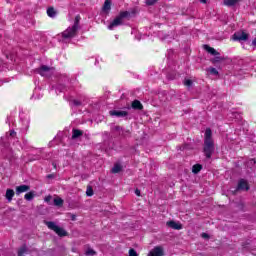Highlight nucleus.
Returning <instances> with one entry per match:
<instances>
[{
	"label": "nucleus",
	"mask_w": 256,
	"mask_h": 256,
	"mask_svg": "<svg viewBox=\"0 0 256 256\" xmlns=\"http://www.w3.org/2000/svg\"><path fill=\"white\" fill-rule=\"evenodd\" d=\"M247 167H249L250 169H255V165H256V161L255 159H250L248 160V162L246 163Z\"/></svg>",
	"instance_id": "nucleus-24"
},
{
	"label": "nucleus",
	"mask_w": 256,
	"mask_h": 256,
	"mask_svg": "<svg viewBox=\"0 0 256 256\" xmlns=\"http://www.w3.org/2000/svg\"><path fill=\"white\" fill-rule=\"evenodd\" d=\"M219 61H223V58H221V57H219V56H216V57L212 60V62H214V63H219Z\"/></svg>",
	"instance_id": "nucleus-35"
},
{
	"label": "nucleus",
	"mask_w": 256,
	"mask_h": 256,
	"mask_svg": "<svg viewBox=\"0 0 256 256\" xmlns=\"http://www.w3.org/2000/svg\"><path fill=\"white\" fill-rule=\"evenodd\" d=\"M45 225H47L48 229L55 231L59 235V237H65L67 235V231H65V229L57 226V224H55V222L45 221Z\"/></svg>",
	"instance_id": "nucleus-5"
},
{
	"label": "nucleus",
	"mask_w": 256,
	"mask_h": 256,
	"mask_svg": "<svg viewBox=\"0 0 256 256\" xmlns=\"http://www.w3.org/2000/svg\"><path fill=\"white\" fill-rule=\"evenodd\" d=\"M252 45H254V47H256V39L253 40Z\"/></svg>",
	"instance_id": "nucleus-40"
},
{
	"label": "nucleus",
	"mask_w": 256,
	"mask_h": 256,
	"mask_svg": "<svg viewBox=\"0 0 256 256\" xmlns=\"http://www.w3.org/2000/svg\"><path fill=\"white\" fill-rule=\"evenodd\" d=\"M132 109L141 110V109H143V104H141V102L139 100H134L132 102Z\"/></svg>",
	"instance_id": "nucleus-19"
},
{
	"label": "nucleus",
	"mask_w": 256,
	"mask_h": 256,
	"mask_svg": "<svg viewBox=\"0 0 256 256\" xmlns=\"http://www.w3.org/2000/svg\"><path fill=\"white\" fill-rule=\"evenodd\" d=\"M15 135H17V133L15 131L11 130L10 133H9V136L10 137H15Z\"/></svg>",
	"instance_id": "nucleus-36"
},
{
	"label": "nucleus",
	"mask_w": 256,
	"mask_h": 256,
	"mask_svg": "<svg viewBox=\"0 0 256 256\" xmlns=\"http://www.w3.org/2000/svg\"><path fill=\"white\" fill-rule=\"evenodd\" d=\"M249 34L245 32H238L234 34V41H247Z\"/></svg>",
	"instance_id": "nucleus-9"
},
{
	"label": "nucleus",
	"mask_w": 256,
	"mask_h": 256,
	"mask_svg": "<svg viewBox=\"0 0 256 256\" xmlns=\"http://www.w3.org/2000/svg\"><path fill=\"white\" fill-rule=\"evenodd\" d=\"M208 73H210V75H219V71H217V68H213L210 67L207 69Z\"/></svg>",
	"instance_id": "nucleus-27"
},
{
	"label": "nucleus",
	"mask_w": 256,
	"mask_h": 256,
	"mask_svg": "<svg viewBox=\"0 0 256 256\" xmlns=\"http://www.w3.org/2000/svg\"><path fill=\"white\" fill-rule=\"evenodd\" d=\"M201 169H203V166H201V164H195L193 167H192V172L194 174H197L199 173V171H201Z\"/></svg>",
	"instance_id": "nucleus-23"
},
{
	"label": "nucleus",
	"mask_w": 256,
	"mask_h": 256,
	"mask_svg": "<svg viewBox=\"0 0 256 256\" xmlns=\"http://www.w3.org/2000/svg\"><path fill=\"white\" fill-rule=\"evenodd\" d=\"M184 85H185L186 87H191V86L193 85V81H192V80H189V79H186V80L184 81Z\"/></svg>",
	"instance_id": "nucleus-31"
},
{
	"label": "nucleus",
	"mask_w": 256,
	"mask_h": 256,
	"mask_svg": "<svg viewBox=\"0 0 256 256\" xmlns=\"http://www.w3.org/2000/svg\"><path fill=\"white\" fill-rule=\"evenodd\" d=\"M135 194L139 197V196H141V191L139 189H136Z\"/></svg>",
	"instance_id": "nucleus-38"
},
{
	"label": "nucleus",
	"mask_w": 256,
	"mask_h": 256,
	"mask_svg": "<svg viewBox=\"0 0 256 256\" xmlns=\"http://www.w3.org/2000/svg\"><path fill=\"white\" fill-rule=\"evenodd\" d=\"M20 126L19 129L21 131V133H27V130L29 129V117L25 116V117H21L20 118Z\"/></svg>",
	"instance_id": "nucleus-7"
},
{
	"label": "nucleus",
	"mask_w": 256,
	"mask_h": 256,
	"mask_svg": "<svg viewBox=\"0 0 256 256\" xmlns=\"http://www.w3.org/2000/svg\"><path fill=\"white\" fill-rule=\"evenodd\" d=\"M79 21H81V16H76L74 24L62 32L61 35L63 41H67V39H73V37L77 36V31H79Z\"/></svg>",
	"instance_id": "nucleus-4"
},
{
	"label": "nucleus",
	"mask_w": 256,
	"mask_h": 256,
	"mask_svg": "<svg viewBox=\"0 0 256 256\" xmlns=\"http://www.w3.org/2000/svg\"><path fill=\"white\" fill-rule=\"evenodd\" d=\"M86 255H95V250L89 248L88 250H86Z\"/></svg>",
	"instance_id": "nucleus-33"
},
{
	"label": "nucleus",
	"mask_w": 256,
	"mask_h": 256,
	"mask_svg": "<svg viewBox=\"0 0 256 256\" xmlns=\"http://www.w3.org/2000/svg\"><path fill=\"white\" fill-rule=\"evenodd\" d=\"M215 152V143L213 142V132L211 128H207L204 135V154L207 159H211V155Z\"/></svg>",
	"instance_id": "nucleus-2"
},
{
	"label": "nucleus",
	"mask_w": 256,
	"mask_h": 256,
	"mask_svg": "<svg viewBox=\"0 0 256 256\" xmlns=\"http://www.w3.org/2000/svg\"><path fill=\"white\" fill-rule=\"evenodd\" d=\"M13 197H15V191H13V189H7L6 190L7 201H9V202L13 201Z\"/></svg>",
	"instance_id": "nucleus-17"
},
{
	"label": "nucleus",
	"mask_w": 256,
	"mask_h": 256,
	"mask_svg": "<svg viewBox=\"0 0 256 256\" xmlns=\"http://www.w3.org/2000/svg\"><path fill=\"white\" fill-rule=\"evenodd\" d=\"M48 179H53V175L52 174L48 175Z\"/></svg>",
	"instance_id": "nucleus-42"
},
{
	"label": "nucleus",
	"mask_w": 256,
	"mask_h": 256,
	"mask_svg": "<svg viewBox=\"0 0 256 256\" xmlns=\"http://www.w3.org/2000/svg\"><path fill=\"white\" fill-rule=\"evenodd\" d=\"M34 197H35V192H28L24 195V199H26V201H33Z\"/></svg>",
	"instance_id": "nucleus-22"
},
{
	"label": "nucleus",
	"mask_w": 256,
	"mask_h": 256,
	"mask_svg": "<svg viewBox=\"0 0 256 256\" xmlns=\"http://www.w3.org/2000/svg\"><path fill=\"white\" fill-rule=\"evenodd\" d=\"M102 11L103 13H105L106 15H109V12L111 11V1L110 0H106L104 2V5L102 7Z\"/></svg>",
	"instance_id": "nucleus-14"
},
{
	"label": "nucleus",
	"mask_w": 256,
	"mask_h": 256,
	"mask_svg": "<svg viewBox=\"0 0 256 256\" xmlns=\"http://www.w3.org/2000/svg\"><path fill=\"white\" fill-rule=\"evenodd\" d=\"M37 73H39V75H41L42 77H51V75L55 73V69L43 65L37 70Z\"/></svg>",
	"instance_id": "nucleus-6"
},
{
	"label": "nucleus",
	"mask_w": 256,
	"mask_h": 256,
	"mask_svg": "<svg viewBox=\"0 0 256 256\" xmlns=\"http://www.w3.org/2000/svg\"><path fill=\"white\" fill-rule=\"evenodd\" d=\"M113 131H115V132L118 133L119 135H122L123 137L129 135V131L123 130V128H121L120 126H115V127L113 128Z\"/></svg>",
	"instance_id": "nucleus-15"
},
{
	"label": "nucleus",
	"mask_w": 256,
	"mask_h": 256,
	"mask_svg": "<svg viewBox=\"0 0 256 256\" xmlns=\"http://www.w3.org/2000/svg\"><path fill=\"white\" fill-rule=\"evenodd\" d=\"M87 197H93V188L88 187L86 190Z\"/></svg>",
	"instance_id": "nucleus-30"
},
{
	"label": "nucleus",
	"mask_w": 256,
	"mask_h": 256,
	"mask_svg": "<svg viewBox=\"0 0 256 256\" xmlns=\"http://www.w3.org/2000/svg\"><path fill=\"white\" fill-rule=\"evenodd\" d=\"M202 237H203V239H209V234H207V233H202Z\"/></svg>",
	"instance_id": "nucleus-37"
},
{
	"label": "nucleus",
	"mask_w": 256,
	"mask_h": 256,
	"mask_svg": "<svg viewBox=\"0 0 256 256\" xmlns=\"http://www.w3.org/2000/svg\"><path fill=\"white\" fill-rule=\"evenodd\" d=\"M167 226L171 227V229H176L177 231H180V229H183V226L175 221H168Z\"/></svg>",
	"instance_id": "nucleus-13"
},
{
	"label": "nucleus",
	"mask_w": 256,
	"mask_h": 256,
	"mask_svg": "<svg viewBox=\"0 0 256 256\" xmlns=\"http://www.w3.org/2000/svg\"><path fill=\"white\" fill-rule=\"evenodd\" d=\"M27 246H22L19 250H18V256H24L25 253H27Z\"/></svg>",
	"instance_id": "nucleus-25"
},
{
	"label": "nucleus",
	"mask_w": 256,
	"mask_h": 256,
	"mask_svg": "<svg viewBox=\"0 0 256 256\" xmlns=\"http://www.w3.org/2000/svg\"><path fill=\"white\" fill-rule=\"evenodd\" d=\"M44 201H45L46 203H49V202L51 201V196L46 197V198L44 199Z\"/></svg>",
	"instance_id": "nucleus-39"
},
{
	"label": "nucleus",
	"mask_w": 256,
	"mask_h": 256,
	"mask_svg": "<svg viewBox=\"0 0 256 256\" xmlns=\"http://www.w3.org/2000/svg\"><path fill=\"white\" fill-rule=\"evenodd\" d=\"M200 3H207V0H200Z\"/></svg>",
	"instance_id": "nucleus-43"
},
{
	"label": "nucleus",
	"mask_w": 256,
	"mask_h": 256,
	"mask_svg": "<svg viewBox=\"0 0 256 256\" xmlns=\"http://www.w3.org/2000/svg\"><path fill=\"white\" fill-rule=\"evenodd\" d=\"M135 15V10L130 11H122L119 13L118 16L110 23L108 26V29L110 31H113L116 27H119L120 25H123V20L124 19H129Z\"/></svg>",
	"instance_id": "nucleus-3"
},
{
	"label": "nucleus",
	"mask_w": 256,
	"mask_h": 256,
	"mask_svg": "<svg viewBox=\"0 0 256 256\" xmlns=\"http://www.w3.org/2000/svg\"><path fill=\"white\" fill-rule=\"evenodd\" d=\"M239 0H224V5L227 7H233L234 5H237Z\"/></svg>",
	"instance_id": "nucleus-20"
},
{
	"label": "nucleus",
	"mask_w": 256,
	"mask_h": 256,
	"mask_svg": "<svg viewBox=\"0 0 256 256\" xmlns=\"http://www.w3.org/2000/svg\"><path fill=\"white\" fill-rule=\"evenodd\" d=\"M75 85H77L76 79H69L66 75L61 76L60 83L58 84L56 91L64 93V98L69 101L74 107H82L87 105V96L84 94H77L75 92Z\"/></svg>",
	"instance_id": "nucleus-1"
},
{
	"label": "nucleus",
	"mask_w": 256,
	"mask_h": 256,
	"mask_svg": "<svg viewBox=\"0 0 256 256\" xmlns=\"http://www.w3.org/2000/svg\"><path fill=\"white\" fill-rule=\"evenodd\" d=\"M129 256H139V255L137 254V252L135 251V249H130V250H129Z\"/></svg>",
	"instance_id": "nucleus-34"
},
{
	"label": "nucleus",
	"mask_w": 256,
	"mask_h": 256,
	"mask_svg": "<svg viewBox=\"0 0 256 256\" xmlns=\"http://www.w3.org/2000/svg\"><path fill=\"white\" fill-rule=\"evenodd\" d=\"M52 165H53L54 169H57V163H53Z\"/></svg>",
	"instance_id": "nucleus-41"
},
{
	"label": "nucleus",
	"mask_w": 256,
	"mask_h": 256,
	"mask_svg": "<svg viewBox=\"0 0 256 256\" xmlns=\"http://www.w3.org/2000/svg\"><path fill=\"white\" fill-rule=\"evenodd\" d=\"M159 0H146L147 5H155Z\"/></svg>",
	"instance_id": "nucleus-32"
},
{
	"label": "nucleus",
	"mask_w": 256,
	"mask_h": 256,
	"mask_svg": "<svg viewBox=\"0 0 256 256\" xmlns=\"http://www.w3.org/2000/svg\"><path fill=\"white\" fill-rule=\"evenodd\" d=\"M54 205H56V207H61L63 205V199L55 198L54 199Z\"/></svg>",
	"instance_id": "nucleus-28"
},
{
	"label": "nucleus",
	"mask_w": 256,
	"mask_h": 256,
	"mask_svg": "<svg viewBox=\"0 0 256 256\" xmlns=\"http://www.w3.org/2000/svg\"><path fill=\"white\" fill-rule=\"evenodd\" d=\"M204 49H205V51L210 53V55H214L215 57H217V55H219V52H217V50H215V48H213L211 46L204 45Z\"/></svg>",
	"instance_id": "nucleus-16"
},
{
	"label": "nucleus",
	"mask_w": 256,
	"mask_h": 256,
	"mask_svg": "<svg viewBox=\"0 0 256 256\" xmlns=\"http://www.w3.org/2000/svg\"><path fill=\"white\" fill-rule=\"evenodd\" d=\"M83 135V131L74 129L72 134V139H77Z\"/></svg>",
	"instance_id": "nucleus-21"
},
{
	"label": "nucleus",
	"mask_w": 256,
	"mask_h": 256,
	"mask_svg": "<svg viewBox=\"0 0 256 256\" xmlns=\"http://www.w3.org/2000/svg\"><path fill=\"white\" fill-rule=\"evenodd\" d=\"M112 117H127V111L123 110H112L110 111Z\"/></svg>",
	"instance_id": "nucleus-11"
},
{
	"label": "nucleus",
	"mask_w": 256,
	"mask_h": 256,
	"mask_svg": "<svg viewBox=\"0 0 256 256\" xmlns=\"http://www.w3.org/2000/svg\"><path fill=\"white\" fill-rule=\"evenodd\" d=\"M165 252L163 251V247L156 246L154 247L148 254V256H163Z\"/></svg>",
	"instance_id": "nucleus-8"
},
{
	"label": "nucleus",
	"mask_w": 256,
	"mask_h": 256,
	"mask_svg": "<svg viewBox=\"0 0 256 256\" xmlns=\"http://www.w3.org/2000/svg\"><path fill=\"white\" fill-rule=\"evenodd\" d=\"M121 171V165L115 164L112 168V173H119Z\"/></svg>",
	"instance_id": "nucleus-29"
},
{
	"label": "nucleus",
	"mask_w": 256,
	"mask_h": 256,
	"mask_svg": "<svg viewBox=\"0 0 256 256\" xmlns=\"http://www.w3.org/2000/svg\"><path fill=\"white\" fill-rule=\"evenodd\" d=\"M31 188L28 185H20L16 187V195H21V193H27Z\"/></svg>",
	"instance_id": "nucleus-12"
},
{
	"label": "nucleus",
	"mask_w": 256,
	"mask_h": 256,
	"mask_svg": "<svg viewBox=\"0 0 256 256\" xmlns=\"http://www.w3.org/2000/svg\"><path fill=\"white\" fill-rule=\"evenodd\" d=\"M239 190L249 191V184L244 179H242L238 182V187H237L236 191H239Z\"/></svg>",
	"instance_id": "nucleus-10"
},
{
	"label": "nucleus",
	"mask_w": 256,
	"mask_h": 256,
	"mask_svg": "<svg viewBox=\"0 0 256 256\" xmlns=\"http://www.w3.org/2000/svg\"><path fill=\"white\" fill-rule=\"evenodd\" d=\"M41 97H43V94L41 93V88H35L32 99H41Z\"/></svg>",
	"instance_id": "nucleus-18"
},
{
	"label": "nucleus",
	"mask_w": 256,
	"mask_h": 256,
	"mask_svg": "<svg viewBox=\"0 0 256 256\" xmlns=\"http://www.w3.org/2000/svg\"><path fill=\"white\" fill-rule=\"evenodd\" d=\"M47 15H48V17H55V15H57V12H55V9H53V8H48V10H47Z\"/></svg>",
	"instance_id": "nucleus-26"
}]
</instances>
